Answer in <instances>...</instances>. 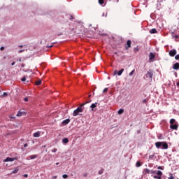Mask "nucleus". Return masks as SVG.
I'll list each match as a JSON object with an SVG mask.
<instances>
[{"mask_svg": "<svg viewBox=\"0 0 179 179\" xmlns=\"http://www.w3.org/2000/svg\"><path fill=\"white\" fill-rule=\"evenodd\" d=\"M143 174L144 176H146V174H157L153 176V178L162 179V176H163V172H162L161 171H153V170L145 169L143 171Z\"/></svg>", "mask_w": 179, "mask_h": 179, "instance_id": "obj_1", "label": "nucleus"}, {"mask_svg": "<svg viewBox=\"0 0 179 179\" xmlns=\"http://www.w3.org/2000/svg\"><path fill=\"white\" fill-rule=\"evenodd\" d=\"M90 101H92V100L87 101L84 103H82L79 107H78V108L74 110V111L73 113V117H76V115H82V114H80V113H83V110H85V108H83L84 106L90 103Z\"/></svg>", "mask_w": 179, "mask_h": 179, "instance_id": "obj_2", "label": "nucleus"}, {"mask_svg": "<svg viewBox=\"0 0 179 179\" xmlns=\"http://www.w3.org/2000/svg\"><path fill=\"white\" fill-rule=\"evenodd\" d=\"M146 78H150V79H153V70L150 69L146 74Z\"/></svg>", "mask_w": 179, "mask_h": 179, "instance_id": "obj_3", "label": "nucleus"}, {"mask_svg": "<svg viewBox=\"0 0 179 179\" xmlns=\"http://www.w3.org/2000/svg\"><path fill=\"white\" fill-rule=\"evenodd\" d=\"M169 54L170 57H176V55H177V50L176 49H172L169 51Z\"/></svg>", "mask_w": 179, "mask_h": 179, "instance_id": "obj_4", "label": "nucleus"}, {"mask_svg": "<svg viewBox=\"0 0 179 179\" xmlns=\"http://www.w3.org/2000/svg\"><path fill=\"white\" fill-rule=\"evenodd\" d=\"M15 160H17V158H16V157L15 158H11V157H8L6 159H5L3 160V162L6 163L8 162H15Z\"/></svg>", "mask_w": 179, "mask_h": 179, "instance_id": "obj_5", "label": "nucleus"}, {"mask_svg": "<svg viewBox=\"0 0 179 179\" xmlns=\"http://www.w3.org/2000/svg\"><path fill=\"white\" fill-rule=\"evenodd\" d=\"M132 44V42L131 40H128L127 41V45L125 46V50H129L131 48V45Z\"/></svg>", "mask_w": 179, "mask_h": 179, "instance_id": "obj_6", "label": "nucleus"}, {"mask_svg": "<svg viewBox=\"0 0 179 179\" xmlns=\"http://www.w3.org/2000/svg\"><path fill=\"white\" fill-rule=\"evenodd\" d=\"M170 128L171 129H175V131H177L178 129V124L176 123L175 124H171Z\"/></svg>", "mask_w": 179, "mask_h": 179, "instance_id": "obj_7", "label": "nucleus"}, {"mask_svg": "<svg viewBox=\"0 0 179 179\" xmlns=\"http://www.w3.org/2000/svg\"><path fill=\"white\" fill-rule=\"evenodd\" d=\"M162 145H163V142H156L155 143V146L157 149H160V148L162 147Z\"/></svg>", "mask_w": 179, "mask_h": 179, "instance_id": "obj_8", "label": "nucleus"}, {"mask_svg": "<svg viewBox=\"0 0 179 179\" xmlns=\"http://www.w3.org/2000/svg\"><path fill=\"white\" fill-rule=\"evenodd\" d=\"M162 149H169V144L166 142H162Z\"/></svg>", "mask_w": 179, "mask_h": 179, "instance_id": "obj_9", "label": "nucleus"}, {"mask_svg": "<svg viewBox=\"0 0 179 179\" xmlns=\"http://www.w3.org/2000/svg\"><path fill=\"white\" fill-rule=\"evenodd\" d=\"M71 122V120L70 119H66L64 120L62 124H63V125H68V124Z\"/></svg>", "mask_w": 179, "mask_h": 179, "instance_id": "obj_10", "label": "nucleus"}, {"mask_svg": "<svg viewBox=\"0 0 179 179\" xmlns=\"http://www.w3.org/2000/svg\"><path fill=\"white\" fill-rule=\"evenodd\" d=\"M155 54H153L152 52H150L149 55V60L152 61V59H155Z\"/></svg>", "mask_w": 179, "mask_h": 179, "instance_id": "obj_11", "label": "nucleus"}, {"mask_svg": "<svg viewBox=\"0 0 179 179\" xmlns=\"http://www.w3.org/2000/svg\"><path fill=\"white\" fill-rule=\"evenodd\" d=\"M40 131H37L36 133H34L33 136L34 138H40Z\"/></svg>", "mask_w": 179, "mask_h": 179, "instance_id": "obj_12", "label": "nucleus"}, {"mask_svg": "<svg viewBox=\"0 0 179 179\" xmlns=\"http://www.w3.org/2000/svg\"><path fill=\"white\" fill-rule=\"evenodd\" d=\"M173 68V69H175L176 71H177L178 69H179V63H176V64H174Z\"/></svg>", "mask_w": 179, "mask_h": 179, "instance_id": "obj_13", "label": "nucleus"}, {"mask_svg": "<svg viewBox=\"0 0 179 179\" xmlns=\"http://www.w3.org/2000/svg\"><path fill=\"white\" fill-rule=\"evenodd\" d=\"M90 107L92 108V111H94V108H96V107H97V103H92Z\"/></svg>", "mask_w": 179, "mask_h": 179, "instance_id": "obj_14", "label": "nucleus"}, {"mask_svg": "<svg viewBox=\"0 0 179 179\" xmlns=\"http://www.w3.org/2000/svg\"><path fill=\"white\" fill-rule=\"evenodd\" d=\"M150 34H155L157 33V30H156V29H152L150 30Z\"/></svg>", "mask_w": 179, "mask_h": 179, "instance_id": "obj_15", "label": "nucleus"}, {"mask_svg": "<svg viewBox=\"0 0 179 179\" xmlns=\"http://www.w3.org/2000/svg\"><path fill=\"white\" fill-rule=\"evenodd\" d=\"M37 155H30L29 156V159H30L31 160H33V159H37Z\"/></svg>", "mask_w": 179, "mask_h": 179, "instance_id": "obj_16", "label": "nucleus"}, {"mask_svg": "<svg viewBox=\"0 0 179 179\" xmlns=\"http://www.w3.org/2000/svg\"><path fill=\"white\" fill-rule=\"evenodd\" d=\"M124 72V69H122L117 72L118 76H121L122 75V73Z\"/></svg>", "mask_w": 179, "mask_h": 179, "instance_id": "obj_17", "label": "nucleus"}, {"mask_svg": "<svg viewBox=\"0 0 179 179\" xmlns=\"http://www.w3.org/2000/svg\"><path fill=\"white\" fill-rule=\"evenodd\" d=\"M19 171L18 168H15V169L12 171L11 174H16Z\"/></svg>", "mask_w": 179, "mask_h": 179, "instance_id": "obj_18", "label": "nucleus"}, {"mask_svg": "<svg viewBox=\"0 0 179 179\" xmlns=\"http://www.w3.org/2000/svg\"><path fill=\"white\" fill-rule=\"evenodd\" d=\"M23 114H24V112L19 111L17 114V117H22V115H23Z\"/></svg>", "mask_w": 179, "mask_h": 179, "instance_id": "obj_19", "label": "nucleus"}, {"mask_svg": "<svg viewBox=\"0 0 179 179\" xmlns=\"http://www.w3.org/2000/svg\"><path fill=\"white\" fill-rule=\"evenodd\" d=\"M63 143H68V142H69V140L68 139V138H64L62 140Z\"/></svg>", "mask_w": 179, "mask_h": 179, "instance_id": "obj_20", "label": "nucleus"}, {"mask_svg": "<svg viewBox=\"0 0 179 179\" xmlns=\"http://www.w3.org/2000/svg\"><path fill=\"white\" fill-rule=\"evenodd\" d=\"M99 5L104 6V0H99Z\"/></svg>", "mask_w": 179, "mask_h": 179, "instance_id": "obj_21", "label": "nucleus"}, {"mask_svg": "<svg viewBox=\"0 0 179 179\" xmlns=\"http://www.w3.org/2000/svg\"><path fill=\"white\" fill-rule=\"evenodd\" d=\"M169 122H170L171 125H173L176 122V120L175 119H171Z\"/></svg>", "mask_w": 179, "mask_h": 179, "instance_id": "obj_22", "label": "nucleus"}, {"mask_svg": "<svg viewBox=\"0 0 179 179\" xmlns=\"http://www.w3.org/2000/svg\"><path fill=\"white\" fill-rule=\"evenodd\" d=\"M40 85H41V80H39L36 82V86H40Z\"/></svg>", "mask_w": 179, "mask_h": 179, "instance_id": "obj_23", "label": "nucleus"}, {"mask_svg": "<svg viewBox=\"0 0 179 179\" xmlns=\"http://www.w3.org/2000/svg\"><path fill=\"white\" fill-rule=\"evenodd\" d=\"M124 113V109H120L117 112V114L121 115Z\"/></svg>", "mask_w": 179, "mask_h": 179, "instance_id": "obj_24", "label": "nucleus"}, {"mask_svg": "<svg viewBox=\"0 0 179 179\" xmlns=\"http://www.w3.org/2000/svg\"><path fill=\"white\" fill-rule=\"evenodd\" d=\"M136 166L137 167H141V166H142V164H141V162H137L136 163Z\"/></svg>", "mask_w": 179, "mask_h": 179, "instance_id": "obj_25", "label": "nucleus"}, {"mask_svg": "<svg viewBox=\"0 0 179 179\" xmlns=\"http://www.w3.org/2000/svg\"><path fill=\"white\" fill-rule=\"evenodd\" d=\"M104 172V169H101L99 172L98 174H99V176H101V174H103V173Z\"/></svg>", "mask_w": 179, "mask_h": 179, "instance_id": "obj_26", "label": "nucleus"}, {"mask_svg": "<svg viewBox=\"0 0 179 179\" xmlns=\"http://www.w3.org/2000/svg\"><path fill=\"white\" fill-rule=\"evenodd\" d=\"M134 73H135V69H134L133 71H131L129 73V76H132L134 75Z\"/></svg>", "mask_w": 179, "mask_h": 179, "instance_id": "obj_27", "label": "nucleus"}, {"mask_svg": "<svg viewBox=\"0 0 179 179\" xmlns=\"http://www.w3.org/2000/svg\"><path fill=\"white\" fill-rule=\"evenodd\" d=\"M8 94L7 92H3V94L1 96V97H7Z\"/></svg>", "mask_w": 179, "mask_h": 179, "instance_id": "obj_28", "label": "nucleus"}, {"mask_svg": "<svg viewBox=\"0 0 179 179\" xmlns=\"http://www.w3.org/2000/svg\"><path fill=\"white\" fill-rule=\"evenodd\" d=\"M108 91V88H104L103 90V92L106 93Z\"/></svg>", "mask_w": 179, "mask_h": 179, "instance_id": "obj_29", "label": "nucleus"}, {"mask_svg": "<svg viewBox=\"0 0 179 179\" xmlns=\"http://www.w3.org/2000/svg\"><path fill=\"white\" fill-rule=\"evenodd\" d=\"M153 157H155V155H151L149 156L150 159H153Z\"/></svg>", "mask_w": 179, "mask_h": 179, "instance_id": "obj_30", "label": "nucleus"}, {"mask_svg": "<svg viewBox=\"0 0 179 179\" xmlns=\"http://www.w3.org/2000/svg\"><path fill=\"white\" fill-rule=\"evenodd\" d=\"M62 178H68V175H66V174H64L63 176H62Z\"/></svg>", "mask_w": 179, "mask_h": 179, "instance_id": "obj_31", "label": "nucleus"}, {"mask_svg": "<svg viewBox=\"0 0 179 179\" xmlns=\"http://www.w3.org/2000/svg\"><path fill=\"white\" fill-rule=\"evenodd\" d=\"M170 177L169 178H168L169 179H174V176H173V174H170Z\"/></svg>", "mask_w": 179, "mask_h": 179, "instance_id": "obj_32", "label": "nucleus"}, {"mask_svg": "<svg viewBox=\"0 0 179 179\" xmlns=\"http://www.w3.org/2000/svg\"><path fill=\"white\" fill-rule=\"evenodd\" d=\"M175 59H176V60L179 59V55H177L175 56Z\"/></svg>", "mask_w": 179, "mask_h": 179, "instance_id": "obj_33", "label": "nucleus"}, {"mask_svg": "<svg viewBox=\"0 0 179 179\" xmlns=\"http://www.w3.org/2000/svg\"><path fill=\"white\" fill-rule=\"evenodd\" d=\"M22 82H26V77H23L22 79H21Z\"/></svg>", "mask_w": 179, "mask_h": 179, "instance_id": "obj_34", "label": "nucleus"}, {"mask_svg": "<svg viewBox=\"0 0 179 179\" xmlns=\"http://www.w3.org/2000/svg\"><path fill=\"white\" fill-rule=\"evenodd\" d=\"M57 148H53L52 150V153H55V152H57Z\"/></svg>", "mask_w": 179, "mask_h": 179, "instance_id": "obj_35", "label": "nucleus"}, {"mask_svg": "<svg viewBox=\"0 0 179 179\" xmlns=\"http://www.w3.org/2000/svg\"><path fill=\"white\" fill-rule=\"evenodd\" d=\"M115 75H117V70H115L113 73V76H115Z\"/></svg>", "mask_w": 179, "mask_h": 179, "instance_id": "obj_36", "label": "nucleus"}, {"mask_svg": "<svg viewBox=\"0 0 179 179\" xmlns=\"http://www.w3.org/2000/svg\"><path fill=\"white\" fill-rule=\"evenodd\" d=\"M24 101H29V98L25 97V98L24 99Z\"/></svg>", "mask_w": 179, "mask_h": 179, "instance_id": "obj_37", "label": "nucleus"}, {"mask_svg": "<svg viewBox=\"0 0 179 179\" xmlns=\"http://www.w3.org/2000/svg\"><path fill=\"white\" fill-rule=\"evenodd\" d=\"M1 51H3V50H5V48L3 46L1 47L0 48Z\"/></svg>", "mask_w": 179, "mask_h": 179, "instance_id": "obj_38", "label": "nucleus"}, {"mask_svg": "<svg viewBox=\"0 0 179 179\" xmlns=\"http://www.w3.org/2000/svg\"><path fill=\"white\" fill-rule=\"evenodd\" d=\"M157 169H158V170H163V167H162V166H158Z\"/></svg>", "mask_w": 179, "mask_h": 179, "instance_id": "obj_39", "label": "nucleus"}, {"mask_svg": "<svg viewBox=\"0 0 179 179\" xmlns=\"http://www.w3.org/2000/svg\"><path fill=\"white\" fill-rule=\"evenodd\" d=\"M23 177H25L26 178H27V177H29V175L24 174V175H23Z\"/></svg>", "mask_w": 179, "mask_h": 179, "instance_id": "obj_40", "label": "nucleus"}, {"mask_svg": "<svg viewBox=\"0 0 179 179\" xmlns=\"http://www.w3.org/2000/svg\"><path fill=\"white\" fill-rule=\"evenodd\" d=\"M24 51V50H19V53L20 54V53H22V52H23Z\"/></svg>", "mask_w": 179, "mask_h": 179, "instance_id": "obj_41", "label": "nucleus"}, {"mask_svg": "<svg viewBox=\"0 0 179 179\" xmlns=\"http://www.w3.org/2000/svg\"><path fill=\"white\" fill-rule=\"evenodd\" d=\"M143 103H148V101L146 99L143 100Z\"/></svg>", "mask_w": 179, "mask_h": 179, "instance_id": "obj_42", "label": "nucleus"}, {"mask_svg": "<svg viewBox=\"0 0 179 179\" xmlns=\"http://www.w3.org/2000/svg\"><path fill=\"white\" fill-rule=\"evenodd\" d=\"M52 47H53L52 45H48V48H52Z\"/></svg>", "mask_w": 179, "mask_h": 179, "instance_id": "obj_43", "label": "nucleus"}, {"mask_svg": "<svg viewBox=\"0 0 179 179\" xmlns=\"http://www.w3.org/2000/svg\"><path fill=\"white\" fill-rule=\"evenodd\" d=\"M27 146H28L27 143H25V144L24 145V148H27Z\"/></svg>", "mask_w": 179, "mask_h": 179, "instance_id": "obj_44", "label": "nucleus"}, {"mask_svg": "<svg viewBox=\"0 0 179 179\" xmlns=\"http://www.w3.org/2000/svg\"><path fill=\"white\" fill-rule=\"evenodd\" d=\"M19 62H22V58L18 59Z\"/></svg>", "mask_w": 179, "mask_h": 179, "instance_id": "obj_45", "label": "nucleus"}, {"mask_svg": "<svg viewBox=\"0 0 179 179\" xmlns=\"http://www.w3.org/2000/svg\"><path fill=\"white\" fill-rule=\"evenodd\" d=\"M15 62H13L12 63H11V65H12V66H13V65H15Z\"/></svg>", "mask_w": 179, "mask_h": 179, "instance_id": "obj_46", "label": "nucleus"}, {"mask_svg": "<svg viewBox=\"0 0 179 179\" xmlns=\"http://www.w3.org/2000/svg\"><path fill=\"white\" fill-rule=\"evenodd\" d=\"M83 176L84 177H87V173H84Z\"/></svg>", "mask_w": 179, "mask_h": 179, "instance_id": "obj_47", "label": "nucleus"}, {"mask_svg": "<svg viewBox=\"0 0 179 179\" xmlns=\"http://www.w3.org/2000/svg\"><path fill=\"white\" fill-rule=\"evenodd\" d=\"M57 178V176H52V179H56Z\"/></svg>", "mask_w": 179, "mask_h": 179, "instance_id": "obj_48", "label": "nucleus"}, {"mask_svg": "<svg viewBox=\"0 0 179 179\" xmlns=\"http://www.w3.org/2000/svg\"><path fill=\"white\" fill-rule=\"evenodd\" d=\"M179 38L178 35L175 36V38Z\"/></svg>", "mask_w": 179, "mask_h": 179, "instance_id": "obj_49", "label": "nucleus"}, {"mask_svg": "<svg viewBox=\"0 0 179 179\" xmlns=\"http://www.w3.org/2000/svg\"><path fill=\"white\" fill-rule=\"evenodd\" d=\"M21 66H22V68H24V64H22L21 65Z\"/></svg>", "mask_w": 179, "mask_h": 179, "instance_id": "obj_50", "label": "nucleus"}, {"mask_svg": "<svg viewBox=\"0 0 179 179\" xmlns=\"http://www.w3.org/2000/svg\"><path fill=\"white\" fill-rule=\"evenodd\" d=\"M177 86L179 87V82L178 83H177Z\"/></svg>", "mask_w": 179, "mask_h": 179, "instance_id": "obj_51", "label": "nucleus"}, {"mask_svg": "<svg viewBox=\"0 0 179 179\" xmlns=\"http://www.w3.org/2000/svg\"><path fill=\"white\" fill-rule=\"evenodd\" d=\"M23 48V45H20V48Z\"/></svg>", "mask_w": 179, "mask_h": 179, "instance_id": "obj_52", "label": "nucleus"}, {"mask_svg": "<svg viewBox=\"0 0 179 179\" xmlns=\"http://www.w3.org/2000/svg\"><path fill=\"white\" fill-rule=\"evenodd\" d=\"M58 164H59V162H57V163H56V165L58 166Z\"/></svg>", "mask_w": 179, "mask_h": 179, "instance_id": "obj_53", "label": "nucleus"}, {"mask_svg": "<svg viewBox=\"0 0 179 179\" xmlns=\"http://www.w3.org/2000/svg\"><path fill=\"white\" fill-rule=\"evenodd\" d=\"M136 50V51H139V49H135Z\"/></svg>", "mask_w": 179, "mask_h": 179, "instance_id": "obj_54", "label": "nucleus"}, {"mask_svg": "<svg viewBox=\"0 0 179 179\" xmlns=\"http://www.w3.org/2000/svg\"><path fill=\"white\" fill-rule=\"evenodd\" d=\"M107 15H108V14H107V13H106V16H107Z\"/></svg>", "mask_w": 179, "mask_h": 179, "instance_id": "obj_55", "label": "nucleus"}, {"mask_svg": "<svg viewBox=\"0 0 179 179\" xmlns=\"http://www.w3.org/2000/svg\"><path fill=\"white\" fill-rule=\"evenodd\" d=\"M117 2H118V0H117Z\"/></svg>", "mask_w": 179, "mask_h": 179, "instance_id": "obj_56", "label": "nucleus"}]
</instances>
